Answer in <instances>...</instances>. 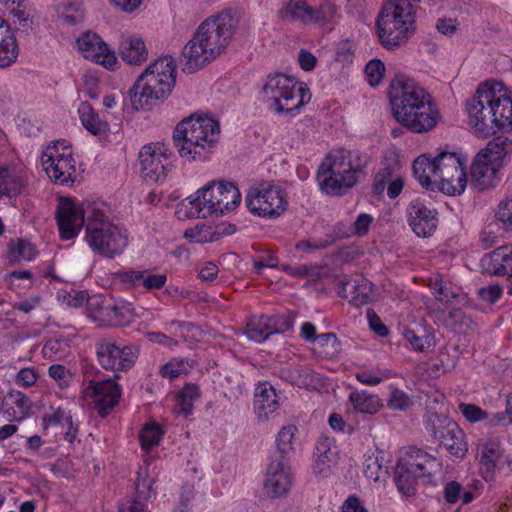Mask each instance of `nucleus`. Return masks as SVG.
Listing matches in <instances>:
<instances>
[{"instance_id":"obj_1","label":"nucleus","mask_w":512,"mask_h":512,"mask_svg":"<svg viewBox=\"0 0 512 512\" xmlns=\"http://www.w3.org/2000/svg\"><path fill=\"white\" fill-rule=\"evenodd\" d=\"M389 98L395 119L414 133L430 131L440 119L431 95L405 75L391 81Z\"/></svg>"},{"instance_id":"obj_2","label":"nucleus","mask_w":512,"mask_h":512,"mask_svg":"<svg viewBox=\"0 0 512 512\" xmlns=\"http://www.w3.org/2000/svg\"><path fill=\"white\" fill-rule=\"evenodd\" d=\"M238 26V18L231 10H223L207 18L184 46V70L194 72L218 57L230 43Z\"/></svg>"},{"instance_id":"obj_3","label":"nucleus","mask_w":512,"mask_h":512,"mask_svg":"<svg viewBox=\"0 0 512 512\" xmlns=\"http://www.w3.org/2000/svg\"><path fill=\"white\" fill-rule=\"evenodd\" d=\"M413 172L422 187L431 190L436 184L447 195H459L467 185L464 160L455 152L422 154L414 160Z\"/></svg>"},{"instance_id":"obj_4","label":"nucleus","mask_w":512,"mask_h":512,"mask_svg":"<svg viewBox=\"0 0 512 512\" xmlns=\"http://www.w3.org/2000/svg\"><path fill=\"white\" fill-rule=\"evenodd\" d=\"M367 163L368 158L358 150H335L319 166L317 180L320 189L327 194H342L343 189L358 183Z\"/></svg>"},{"instance_id":"obj_5","label":"nucleus","mask_w":512,"mask_h":512,"mask_svg":"<svg viewBox=\"0 0 512 512\" xmlns=\"http://www.w3.org/2000/svg\"><path fill=\"white\" fill-rule=\"evenodd\" d=\"M176 65L172 57H161L149 65L129 91L135 110H148L166 98L175 85Z\"/></svg>"},{"instance_id":"obj_6","label":"nucleus","mask_w":512,"mask_h":512,"mask_svg":"<svg viewBox=\"0 0 512 512\" xmlns=\"http://www.w3.org/2000/svg\"><path fill=\"white\" fill-rule=\"evenodd\" d=\"M218 134L219 124L216 120L192 115L177 124L173 142L182 158L202 159L216 142Z\"/></svg>"},{"instance_id":"obj_7","label":"nucleus","mask_w":512,"mask_h":512,"mask_svg":"<svg viewBox=\"0 0 512 512\" xmlns=\"http://www.w3.org/2000/svg\"><path fill=\"white\" fill-rule=\"evenodd\" d=\"M416 10L408 0H390L381 8L376 28L380 43L388 49L404 44L415 31Z\"/></svg>"},{"instance_id":"obj_8","label":"nucleus","mask_w":512,"mask_h":512,"mask_svg":"<svg viewBox=\"0 0 512 512\" xmlns=\"http://www.w3.org/2000/svg\"><path fill=\"white\" fill-rule=\"evenodd\" d=\"M85 239L93 251L108 258L121 254L128 244L126 231L95 208L87 217Z\"/></svg>"},{"instance_id":"obj_9","label":"nucleus","mask_w":512,"mask_h":512,"mask_svg":"<svg viewBox=\"0 0 512 512\" xmlns=\"http://www.w3.org/2000/svg\"><path fill=\"white\" fill-rule=\"evenodd\" d=\"M240 192L231 182L209 183L198 190L197 197L189 201L188 215L192 218H206L213 213L224 214L234 210L240 202Z\"/></svg>"},{"instance_id":"obj_10","label":"nucleus","mask_w":512,"mask_h":512,"mask_svg":"<svg viewBox=\"0 0 512 512\" xmlns=\"http://www.w3.org/2000/svg\"><path fill=\"white\" fill-rule=\"evenodd\" d=\"M494 96L495 81L487 80L478 86L473 97L466 102L469 125L485 137L493 134Z\"/></svg>"},{"instance_id":"obj_11","label":"nucleus","mask_w":512,"mask_h":512,"mask_svg":"<svg viewBox=\"0 0 512 512\" xmlns=\"http://www.w3.org/2000/svg\"><path fill=\"white\" fill-rule=\"evenodd\" d=\"M96 356L99 365L114 373L113 378L119 377V371H126L133 366L138 349L133 345L120 346L114 338L99 339L95 344Z\"/></svg>"},{"instance_id":"obj_12","label":"nucleus","mask_w":512,"mask_h":512,"mask_svg":"<svg viewBox=\"0 0 512 512\" xmlns=\"http://www.w3.org/2000/svg\"><path fill=\"white\" fill-rule=\"evenodd\" d=\"M246 205L253 214L273 218L278 217L286 210L287 201L278 186L260 183L249 189Z\"/></svg>"},{"instance_id":"obj_13","label":"nucleus","mask_w":512,"mask_h":512,"mask_svg":"<svg viewBox=\"0 0 512 512\" xmlns=\"http://www.w3.org/2000/svg\"><path fill=\"white\" fill-rule=\"evenodd\" d=\"M428 426L433 437L440 442L450 455L463 458L468 451L465 433L458 424L449 418L432 414Z\"/></svg>"},{"instance_id":"obj_14","label":"nucleus","mask_w":512,"mask_h":512,"mask_svg":"<svg viewBox=\"0 0 512 512\" xmlns=\"http://www.w3.org/2000/svg\"><path fill=\"white\" fill-rule=\"evenodd\" d=\"M165 144L157 142L145 145L139 152L143 178L148 182H159L166 178L170 163Z\"/></svg>"},{"instance_id":"obj_15","label":"nucleus","mask_w":512,"mask_h":512,"mask_svg":"<svg viewBox=\"0 0 512 512\" xmlns=\"http://www.w3.org/2000/svg\"><path fill=\"white\" fill-rule=\"evenodd\" d=\"M292 483L293 475L289 460H283V456L270 458L264 481L266 494L273 499L283 497L290 491Z\"/></svg>"},{"instance_id":"obj_16","label":"nucleus","mask_w":512,"mask_h":512,"mask_svg":"<svg viewBox=\"0 0 512 512\" xmlns=\"http://www.w3.org/2000/svg\"><path fill=\"white\" fill-rule=\"evenodd\" d=\"M83 394L85 398L91 397L94 409L101 417H106L118 403L121 390L113 379H105L99 382L91 380Z\"/></svg>"},{"instance_id":"obj_17","label":"nucleus","mask_w":512,"mask_h":512,"mask_svg":"<svg viewBox=\"0 0 512 512\" xmlns=\"http://www.w3.org/2000/svg\"><path fill=\"white\" fill-rule=\"evenodd\" d=\"M56 220L63 240L74 238L85 222L84 210L70 198L61 197L56 210Z\"/></svg>"},{"instance_id":"obj_18","label":"nucleus","mask_w":512,"mask_h":512,"mask_svg":"<svg viewBox=\"0 0 512 512\" xmlns=\"http://www.w3.org/2000/svg\"><path fill=\"white\" fill-rule=\"evenodd\" d=\"M77 47L84 58L112 68L116 64V57L107 44L95 33L86 32L77 39Z\"/></svg>"},{"instance_id":"obj_19","label":"nucleus","mask_w":512,"mask_h":512,"mask_svg":"<svg viewBox=\"0 0 512 512\" xmlns=\"http://www.w3.org/2000/svg\"><path fill=\"white\" fill-rule=\"evenodd\" d=\"M290 327L287 320L276 316H253L246 324L245 334L250 340L263 342L270 335L283 333Z\"/></svg>"},{"instance_id":"obj_20","label":"nucleus","mask_w":512,"mask_h":512,"mask_svg":"<svg viewBox=\"0 0 512 512\" xmlns=\"http://www.w3.org/2000/svg\"><path fill=\"white\" fill-rule=\"evenodd\" d=\"M334 284L338 289V295L356 307L366 305L373 294V284L364 277H358L351 284L346 277H337Z\"/></svg>"},{"instance_id":"obj_21","label":"nucleus","mask_w":512,"mask_h":512,"mask_svg":"<svg viewBox=\"0 0 512 512\" xmlns=\"http://www.w3.org/2000/svg\"><path fill=\"white\" fill-rule=\"evenodd\" d=\"M493 134L512 130V96L502 82L495 81Z\"/></svg>"},{"instance_id":"obj_22","label":"nucleus","mask_w":512,"mask_h":512,"mask_svg":"<svg viewBox=\"0 0 512 512\" xmlns=\"http://www.w3.org/2000/svg\"><path fill=\"white\" fill-rule=\"evenodd\" d=\"M501 166L486 160L483 155H476L470 169V185L482 192L493 189L497 183V173Z\"/></svg>"},{"instance_id":"obj_23","label":"nucleus","mask_w":512,"mask_h":512,"mask_svg":"<svg viewBox=\"0 0 512 512\" xmlns=\"http://www.w3.org/2000/svg\"><path fill=\"white\" fill-rule=\"evenodd\" d=\"M409 224L417 236L428 237L437 228L436 211L429 209L419 200L412 201L408 206Z\"/></svg>"},{"instance_id":"obj_24","label":"nucleus","mask_w":512,"mask_h":512,"mask_svg":"<svg viewBox=\"0 0 512 512\" xmlns=\"http://www.w3.org/2000/svg\"><path fill=\"white\" fill-rule=\"evenodd\" d=\"M27 184L28 177L22 164L2 167V197L9 198L13 206H16V199L25 191Z\"/></svg>"},{"instance_id":"obj_25","label":"nucleus","mask_w":512,"mask_h":512,"mask_svg":"<svg viewBox=\"0 0 512 512\" xmlns=\"http://www.w3.org/2000/svg\"><path fill=\"white\" fill-rule=\"evenodd\" d=\"M280 406V397L268 382L259 383L255 389L254 408L257 417L267 420Z\"/></svg>"},{"instance_id":"obj_26","label":"nucleus","mask_w":512,"mask_h":512,"mask_svg":"<svg viewBox=\"0 0 512 512\" xmlns=\"http://www.w3.org/2000/svg\"><path fill=\"white\" fill-rule=\"evenodd\" d=\"M400 459L422 477L432 476L441 470V463L437 458L418 448H410Z\"/></svg>"},{"instance_id":"obj_27","label":"nucleus","mask_w":512,"mask_h":512,"mask_svg":"<svg viewBox=\"0 0 512 512\" xmlns=\"http://www.w3.org/2000/svg\"><path fill=\"white\" fill-rule=\"evenodd\" d=\"M42 165L49 178L58 184L73 183L76 179V166L73 158L44 159Z\"/></svg>"},{"instance_id":"obj_28","label":"nucleus","mask_w":512,"mask_h":512,"mask_svg":"<svg viewBox=\"0 0 512 512\" xmlns=\"http://www.w3.org/2000/svg\"><path fill=\"white\" fill-rule=\"evenodd\" d=\"M486 271L495 276L512 278V246H501L483 259Z\"/></svg>"},{"instance_id":"obj_29","label":"nucleus","mask_w":512,"mask_h":512,"mask_svg":"<svg viewBox=\"0 0 512 512\" xmlns=\"http://www.w3.org/2000/svg\"><path fill=\"white\" fill-rule=\"evenodd\" d=\"M31 407L28 397L20 391H11L2 399V410L7 420L24 419Z\"/></svg>"},{"instance_id":"obj_30","label":"nucleus","mask_w":512,"mask_h":512,"mask_svg":"<svg viewBox=\"0 0 512 512\" xmlns=\"http://www.w3.org/2000/svg\"><path fill=\"white\" fill-rule=\"evenodd\" d=\"M295 86L293 80L286 75L269 76L263 87L264 97L267 101H271L272 106H274L279 101H283V98L291 93V89Z\"/></svg>"},{"instance_id":"obj_31","label":"nucleus","mask_w":512,"mask_h":512,"mask_svg":"<svg viewBox=\"0 0 512 512\" xmlns=\"http://www.w3.org/2000/svg\"><path fill=\"white\" fill-rule=\"evenodd\" d=\"M118 279L123 284H141L146 289H160L167 280L165 274H151L147 271L128 270L119 272Z\"/></svg>"},{"instance_id":"obj_32","label":"nucleus","mask_w":512,"mask_h":512,"mask_svg":"<svg viewBox=\"0 0 512 512\" xmlns=\"http://www.w3.org/2000/svg\"><path fill=\"white\" fill-rule=\"evenodd\" d=\"M311 6L305 0H289L278 12L283 21L310 24Z\"/></svg>"},{"instance_id":"obj_33","label":"nucleus","mask_w":512,"mask_h":512,"mask_svg":"<svg viewBox=\"0 0 512 512\" xmlns=\"http://www.w3.org/2000/svg\"><path fill=\"white\" fill-rule=\"evenodd\" d=\"M349 400L355 411L363 414L374 415L383 407L382 400L375 394L366 390H354L349 395Z\"/></svg>"},{"instance_id":"obj_34","label":"nucleus","mask_w":512,"mask_h":512,"mask_svg":"<svg viewBox=\"0 0 512 512\" xmlns=\"http://www.w3.org/2000/svg\"><path fill=\"white\" fill-rule=\"evenodd\" d=\"M101 314L114 326H125L136 316L133 306L124 301L102 308Z\"/></svg>"},{"instance_id":"obj_35","label":"nucleus","mask_w":512,"mask_h":512,"mask_svg":"<svg viewBox=\"0 0 512 512\" xmlns=\"http://www.w3.org/2000/svg\"><path fill=\"white\" fill-rule=\"evenodd\" d=\"M311 98L308 88L299 85L297 88L291 89V93L279 101L273 107L278 113H290L294 110L300 109Z\"/></svg>"},{"instance_id":"obj_36","label":"nucleus","mask_w":512,"mask_h":512,"mask_svg":"<svg viewBox=\"0 0 512 512\" xmlns=\"http://www.w3.org/2000/svg\"><path fill=\"white\" fill-rule=\"evenodd\" d=\"M334 453L331 450V441L329 438H320L316 445V460L313 465V473L316 476H327L330 472L331 462Z\"/></svg>"},{"instance_id":"obj_37","label":"nucleus","mask_w":512,"mask_h":512,"mask_svg":"<svg viewBox=\"0 0 512 512\" xmlns=\"http://www.w3.org/2000/svg\"><path fill=\"white\" fill-rule=\"evenodd\" d=\"M120 54L128 64L140 65L147 59L148 51L142 39L130 38L121 43Z\"/></svg>"},{"instance_id":"obj_38","label":"nucleus","mask_w":512,"mask_h":512,"mask_svg":"<svg viewBox=\"0 0 512 512\" xmlns=\"http://www.w3.org/2000/svg\"><path fill=\"white\" fill-rule=\"evenodd\" d=\"M153 483L154 480L148 476L146 470L137 473L135 482L136 497L126 512H144L143 502L150 498Z\"/></svg>"},{"instance_id":"obj_39","label":"nucleus","mask_w":512,"mask_h":512,"mask_svg":"<svg viewBox=\"0 0 512 512\" xmlns=\"http://www.w3.org/2000/svg\"><path fill=\"white\" fill-rule=\"evenodd\" d=\"M512 142L508 137L497 136L489 141L485 148L477 154L483 155L486 160L501 166L502 159L510 151Z\"/></svg>"},{"instance_id":"obj_40","label":"nucleus","mask_w":512,"mask_h":512,"mask_svg":"<svg viewBox=\"0 0 512 512\" xmlns=\"http://www.w3.org/2000/svg\"><path fill=\"white\" fill-rule=\"evenodd\" d=\"M421 477L416 474L415 470L406 466V463L401 459L398 461L395 468V482L398 489L406 495H410L415 490L416 480Z\"/></svg>"},{"instance_id":"obj_41","label":"nucleus","mask_w":512,"mask_h":512,"mask_svg":"<svg viewBox=\"0 0 512 512\" xmlns=\"http://www.w3.org/2000/svg\"><path fill=\"white\" fill-rule=\"evenodd\" d=\"M36 249L32 243L25 239H17L8 244L7 259L15 264L21 260L30 261L34 259Z\"/></svg>"},{"instance_id":"obj_42","label":"nucleus","mask_w":512,"mask_h":512,"mask_svg":"<svg viewBox=\"0 0 512 512\" xmlns=\"http://www.w3.org/2000/svg\"><path fill=\"white\" fill-rule=\"evenodd\" d=\"M500 457L501 454L498 444L488 443L484 446L480 457V465L485 480L488 481L493 478L494 469Z\"/></svg>"},{"instance_id":"obj_43","label":"nucleus","mask_w":512,"mask_h":512,"mask_svg":"<svg viewBox=\"0 0 512 512\" xmlns=\"http://www.w3.org/2000/svg\"><path fill=\"white\" fill-rule=\"evenodd\" d=\"M296 431L297 427L295 425H287L281 428L276 437L277 449L271 454L270 458L283 456V460H288L287 455L293 449L292 441Z\"/></svg>"},{"instance_id":"obj_44","label":"nucleus","mask_w":512,"mask_h":512,"mask_svg":"<svg viewBox=\"0 0 512 512\" xmlns=\"http://www.w3.org/2000/svg\"><path fill=\"white\" fill-rule=\"evenodd\" d=\"M199 389L194 384L185 385L176 395L177 412L185 417L193 413V403L199 398Z\"/></svg>"},{"instance_id":"obj_45","label":"nucleus","mask_w":512,"mask_h":512,"mask_svg":"<svg viewBox=\"0 0 512 512\" xmlns=\"http://www.w3.org/2000/svg\"><path fill=\"white\" fill-rule=\"evenodd\" d=\"M83 126L92 134L98 135L106 130V123L100 121L88 102H83L78 109Z\"/></svg>"},{"instance_id":"obj_46","label":"nucleus","mask_w":512,"mask_h":512,"mask_svg":"<svg viewBox=\"0 0 512 512\" xmlns=\"http://www.w3.org/2000/svg\"><path fill=\"white\" fill-rule=\"evenodd\" d=\"M387 406L394 411H407L413 406V400L404 391L393 388L387 399Z\"/></svg>"},{"instance_id":"obj_47","label":"nucleus","mask_w":512,"mask_h":512,"mask_svg":"<svg viewBox=\"0 0 512 512\" xmlns=\"http://www.w3.org/2000/svg\"><path fill=\"white\" fill-rule=\"evenodd\" d=\"M58 10L64 21L70 25L79 23L84 19V12L80 4L63 2L58 5Z\"/></svg>"},{"instance_id":"obj_48","label":"nucleus","mask_w":512,"mask_h":512,"mask_svg":"<svg viewBox=\"0 0 512 512\" xmlns=\"http://www.w3.org/2000/svg\"><path fill=\"white\" fill-rule=\"evenodd\" d=\"M335 14L336 6L329 1H323L318 7L311 6V23H327L334 18Z\"/></svg>"},{"instance_id":"obj_49","label":"nucleus","mask_w":512,"mask_h":512,"mask_svg":"<svg viewBox=\"0 0 512 512\" xmlns=\"http://www.w3.org/2000/svg\"><path fill=\"white\" fill-rule=\"evenodd\" d=\"M161 436L162 430L158 424H146L140 434V442L142 448L150 449L158 445Z\"/></svg>"},{"instance_id":"obj_50","label":"nucleus","mask_w":512,"mask_h":512,"mask_svg":"<svg viewBox=\"0 0 512 512\" xmlns=\"http://www.w3.org/2000/svg\"><path fill=\"white\" fill-rule=\"evenodd\" d=\"M405 339L412 345L416 351L424 352L434 346V337L429 334L418 335L414 330L406 329L404 331Z\"/></svg>"},{"instance_id":"obj_51","label":"nucleus","mask_w":512,"mask_h":512,"mask_svg":"<svg viewBox=\"0 0 512 512\" xmlns=\"http://www.w3.org/2000/svg\"><path fill=\"white\" fill-rule=\"evenodd\" d=\"M19 49L13 33L2 39V68L10 66L18 57Z\"/></svg>"},{"instance_id":"obj_52","label":"nucleus","mask_w":512,"mask_h":512,"mask_svg":"<svg viewBox=\"0 0 512 512\" xmlns=\"http://www.w3.org/2000/svg\"><path fill=\"white\" fill-rule=\"evenodd\" d=\"M495 217L502 224L503 229L512 230V195L499 203Z\"/></svg>"},{"instance_id":"obj_53","label":"nucleus","mask_w":512,"mask_h":512,"mask_svg":"<svg viewBox=\"0 0 512 512\" xmlns=\"http://www.w3.org/2000/svg\"><path fill=\"white\" fill-rule=\"evenodd\" d=\"M458 409L470 423H476L488 417V413L485 410L472 403L461 402L458 405Z\"/></svg>"},{"instance_id":"obj_54","label":"nucleus","mask_w":512,"mask_h":512,"mask_svg":"<svg viewBox=\"0 0 512 512\" xmlns=\"http://www.w3.org/2000/svg\"><path fill=\"white\" fill-rule=\"evenodd\" d=\"M385 66L381 60L373 59L365 67V73L371 86H377L384 75Z\"/></svg>"},{"instance_id":"obj_55","label":"nucleus","mask_w":512,"mask_h":512,"mask_svg":"<svg viewBox=\"0 0 512 512\" xmlns=\"http://www.w3.org/2000/svg\"><path fill=\"white\" fill-rule=\"evenodd\" d=\"M209 230L210 227H207L205 225H197L195 228L186 230L184 233V237L196 243L216 241L217 238L211 235V232Z\"/></svg>"},{"instance_id":"obj_56","label":"nucleus","mask_w":512,"mask_h":512,"mask_svg":"<svg viewBox=\"0 0 512 512\" xmlns=\"http://www.w3.org/2000/svg\"><path fill=\"white\" fill-rule=\"evenodd\" d=\"M382 473H386L382 465L379 463L378 457L371 455L364 461V474L368 479L378 481Z\"/></svg>"},{"instance_id":"obj_57","label":"nucleus","mask_w":512,"mask_h":512,"mask_svg":"<svg viewBox=\"0 0 512 512\" xmlns=\"http://www.w3.org/2000/svg\"><path fill=\"white\" fill-rule=\"evenodd\" d=\"M315 343L320 347H327L326 351H323L326 356H333L339 351V341L334 333H323L315 338Z\"/></svg>"},{"instance_id":"obj_58","label":"nucleus","mask_w":512,"mask_h":512,"mask_svg":"<svg viewBox=\"0 0 512 512\" xmlns=\"http://www.w3.org/2000/svg\"><path fill=\"white\" fill-rule=\"evenodd\" d=\"M44 159H59V158H72V149L70 146L64 144V142L56 141L52 146H48L44 152Z\"/></svg>"},{"instance_id":"obj_59","label":"nucleus","mask_w":512,"mask_h":512,"mask_svg":"<svg viewBox=\"0 0 512 512\" xmlns=\"http://www.w3.org/2000/svg\"><path fill=\"white\" fill-rule=\"evenodd\" d=\"M393 169L390 166L380 169L374 178L373 192L375 195H381L387 182L392 178Z\"/></svg>"},{"instance_id":"obj_60","label":"nucleus","mask_w":512,"mask_h":512,"mask_svg":"<svg viewBox=\"0 0 512 512\" xmlns=\"http://www.w3.org/2000/svg\"><path fill=\"white\" fill-rule=\"evenodd\" d=\"M38 379V373L35 368H21L15 375V382L23 387L33 386Z\"/></svg>"},{"instance_id":"obj_61","label":"nucleus","mask_w":512,"mask_h":512,"mask_svg":"<svg viewBox=\"0 0 512 512\" xmlns=\"http://www.w3.org/2000/svg\"><path fill=\"white\" fill-rule=\"evenodd\" d=\"M335 243V238L332 236H327L325 239H320L318 241L312 242L310 240H302L296 244L297 249H303L306 251L312 250H321L329 247Z\"/></svg>"},{"instance_id":"obj_62","label":"nucleus","mask_w":512,"mask_h":512,"mask_svg":"<svg viewBox=\"0 0 512 512\" xmlns=\"http://www.w3.org/2000/svg\"><path fill=\"white\" fill-rule=\"evenodd\" d=\"M186 371L183 361H171L161 367L160 373L163 377L176 378Z\"/></svg>"},{"instance_id":"obj_63","label":"nucleus","mask_w":512,"mask_h":512,"mask_svg":"<svg viewBox=\"0 0 512 512\" xmlns=\"http://www.w3.org/2000/svg\"><path fill=\"white\" fill-rule=\"evenodd\" d=\"M436 29L445 36H451L455 34L458 29L457 19L446 17L439 18L436 23Z\"/></svg>"},{"instance_id":"obj_64","label":"nucleus","mask_w":512,"mask_h":512,"mask_svg":"<svg viewBox=\"0 0 512 512\" xmlns=\"http://www.w3.org/2000/svg\"><path fill=\"white\" fill-rule=\"evenodd\" d=\"M340 512H368L361 499L350 495L342 504Z\"/></svg>"}]
</instances>
